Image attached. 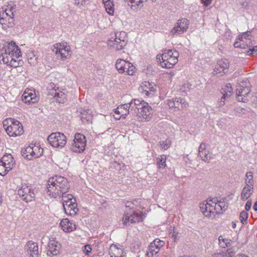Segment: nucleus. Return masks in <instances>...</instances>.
Segmentation results:
<instances>
[{"mask_svg": "<svg viewBox=\"0 0 257 257\" xmlns=\"http://www.w3.org/2000/svg\"><path fill=\"white\" fill-rule=\"evenodd\" d=\"M70 188L67 179L61 176L56 175L47 181L46 192L47 195L53 198H63Z\"/></svg>", "mask_w": 257, "mask_h": 257, "instance_id": "1", "label": "nucleus"}, {"mask_svg": "<svg viewBox=\"0 0 257 257\" xmlns=\"http://www.w3.org/2000/svg\"><path fill=\"white\" fill-rule=\"evenodd\" d=\"M21 52L14 42L6 44L3 47L0 46V58L4 63L15 68L22 65L21 59Z\"/></svg>", "mask_w": 257, "mask_h": 257, "instance_id": "2", "label": "nucleus"}, {"mask_svg": "<svg viewBox=\"0 0 257 257\" xmlns=\"http://www.w3.org/2000/svg\"><path fill=\"white\" fill-rule=\"evenodd\" d=\"M131 105L134 107L135 111H134V113H136L138 121H149L151 119L152 109L147 102L135 99L131 101Z\"/></svg>", "mask_w": 257, "mask_h": 257, "instance_id": "3", "label": "nucleus"}, {"mask_svg": "<svg viewBox=\"0 0 257 257\" xmlns=\"http://www.w3.org/2000/svg\"><path fill=\"white\" fill-rule=\"evenodd\" d=\"M179 53L175 50H165L161 55L157 56V60L163 68H171L178 61Z\"/></svg>", "mask_w": 257, "mask_h": 257, "instance_id": "4", "label": "nucleus"}, {"mask_svg": "<svg viewBox=\"0 0 257 257\" xmlns=\"http://www.w3.org/2000/svg\"><path fill=\"white\" fill-rule=\"evenodd\" d=\"M3 123L5 131L10 137L19 136L23 134L24 130L22 123L14 118H6L3 121Z\"/></svg>", "mask_w": 257, "mask_h": 257, "instance_id": "5", "label": "nucleus"}, {"mask_svg": "<svg viewBox=\"0 0 257 257\" xmlns=\"http://www.w3.org/2000/svg\"><path fill=\"white\" fill-rule=\"evenodd\" d=\"M52 51L57 55L58 59L61 61L68 59L72 53L70 46L64 42L54 44Z\"/></svg>", "mask_w": 257, "mask_h": 257, "instance_id": "6", "label": "nucleus"}, {"mask_svg": "<svg viewBox=\"0 0 257 257\" xmlns=\"http://www.w3.org/2000/svg\"><path fill=\"white\" fill-rule=\"evenodd\" d=\"M125 33L119 32L115 33L114 37H111L107 42L108 47L110 50H121L126 44L125 41Z\"/></svg>", "mask_w": 257, "mask_h": 257, "instance_id": "7", "label": "nucleus"}, {"mask_svg": "<svg viewBox=\"0 0 257 257\" xmlns=\"http://www.w3.org/2000/svg\"><path fill=\"white\" fill-rule=\"evenodd\" d=\"M63 206L66 214L74 215L78 211L75 199L72 194H67L62 198Z\"/></svg>", "mask_w": 257, "mask_h": 257, "instance_id": "8", "label": "nucleus"}, {"mask_svg": "<svg viewBox=\"0 0 257 257\" xmlns=\"http://www.w3.org/2000/svg\"><path fill=\"white\" fill-rule=\"evenodd\" d=\"M43 151L39 146L31 144L22 151V155L25 159L30 160L41 156Z\"/></svg>", "mask_w": 257, "mask_h": 257, "instance_id": "9", "label": "nucleus"}, {"mask_svg": "<svg viewBox=\"0 0 257 257\" xmlns=\"http://www.w3.org/2000/svg\"><path fill=\"white\" fill-rule=\"evenodd\" d=\"M86 144V139L85 137L83 135L77 133L75 134L72 143L71 150L75 153H81L85 150Z\"/></svg>", "mask_w": 257, "mask_h": 257, "instance_id": "10", "label": "nucleus"}, {"mask_svg": "<svg viewBox=\"0 0 257 257\" xmlns=\"http://www.w3.org/2000/svg\"><path fill=\"white\" fill-rule=\"evenodd\" d=\"M115 68L119 73L126 72L129 75H134L136 72V67L132 64L121 59L116 60Z\"/></svg>", "mask_w": 257, "mask_h": 257, "instance_id": "11", "label": "nucleus"}, {"mask_svg": "<svg viewBox=\"0 0 257 257\" xmlns=\"http://www.w3.org/2000/svg\"><path fill=\"white\" fill-rule=\"evenodd\" d=\"M47 140L50 145L54 148H62L66 143V137L60 133L51 134Z\"/></svg>", "mask_w": 257, "mask_h": 257, "instance_id": "12", "label": "nucleus"}, {"mask_svg": "<svg viewBox=\"0 0 257 257\" xmlns=\"http://www.w3.org/2000/svg\"><path fill=\"white\" fill-rule=\"evenodd\" d=\"M251 38L250 32L249 31L238 35L236 41L234 43V47L245 49L246 47H250L252 45Z\"/></svg>", "mask_w": 257, "mask_h": 257, "instance_id": "13", "label": "nucleus"}, {"mask_svg": "<svg viewBox=\"0 0 257 257\" xmlns=\"http://www.w3.org/2000/svg\"><path fill=\"white\" fill-rule=\"evenodd\" d=\"M19 196L26 202L31 201L34 198L35 194L30 186L27 184L22 185L18 190Z\"/></svg>", "mask_w": 257, "mask_h": 257, "instance_id": "14", "label": "nucleus"}, {"mask_svg": "<svg viewBox=\"0 0 257 257\" xmlns=\"http://www.w3.org/2000/svg\"><path fill=\"white\" fill-rule=\"evenodd\" d=\"M134 111H135L134 107L131 105V102L128 103H124L123 104L118 106L115 110L116 114H120L119 117L115 116V118L116 119H119L121 117H125L130 112L134 113Z\"/></svg>", "mask_w": 257, "mask_h": 257, "instance_id": "15", "label": "nucleus"}, {"mask_svg": "<svg viewBox=\"0 0 257 257\" xmlns=\"http://www.w3.org/2000/svg\"><path fill=\"white\" fill-rule=\"evenodd\" d=\"M122 221L124 224H126L129 222L132 223L140 222L143 221V216L142 215L133 210H130L129 212L125 213L123 217Z\"/></svg>", "mask_w": 257, "mask_h": 257, "instance_id": "16", "label": "nucleus"}, {"mask_svg": "<svg viewBox=\"0 0 257 257\" xmlns=\"http://www.w3.org/2000/svg\"><path fill=\"white\" fill-rule=\"evenodd\" d=\"M22 99L25 103L33 104L37 102L39 97L35 91L27 89L23 93Z\"/></svg>", "mask_w": 257, "mask_h": 257, "instance_id": "17", "label": "nucleus"}, {"mask_svg": "<svg viewBox=\"0 0 257 257\" xmlns=\"http://www.w3.org/2000/svg\"><path fill=\"white\" fill-rule=\"evenodd\" d=\"M199 155L201 159L205 162H209L212 159V153L209 152L208 145L202 143L199 147Z\"/></svg>", "mask_w": 257, "mask_h": 257, "instance_id": "18", "label": "nucleus"}, {"mask_svg": "<svg viewBox=\"0 0 257 257\" xmlns=\"http://www.w3.org/2000/svg\"><path fill=\"white\" fill-rule=\"evenodd\" d=\"M213 204L214 202H212V204L206 202V203L200 204V207L201 212L205 216L209 218H213L215 217L216 212L215 209H214V205H213Z\"/></svg>", "mask_w": 257, "mask_h": 257, "instance_id": "19", "label": "nucleus"}, {"mask_svg": "<svg viewBox=\"0 0 257 257\" xmlns=\"http://www.w3.org/2000/svg\"><path fill=\"white\" fill-rule=\"evenodd\" d=\"M169 107L171 108H177L178 110H181L188 106L186 101L181 98H175L167 100Z\"/></svg>", "mask_w": 257, "mask_h": 257, "instance_id": "20", "label": "nucleus"}, {"mask_svg": "<svg viewBox=\"0 0 257 257\" xmlns=\"http://www.w3.org/2000/svg\"><path fill=\"white\" fill-rule=\"evenodd\" d=\"M60 226L61 229L67 233L71 232L76 229V225L75 222L70 221L67 218H64L61 220Z\"/></svg>", "mask_w": 257, "mask_h": 257, "instance_id": "21", "label": "nucleus"}, {"mask_svg": "<svg viewBox=\"0 0 257 257\" xmlns=\"http://www.w3.org/2000/svg\"><path fill=\"white\" fill-rule=\"evenodd\" d=\"M15 26V19L0 17V33L6 31Z\"/></svg>", "mask_w": 257, "mask_h": 257, "instance_id": "22", "label": "nucleus"}, {"mask_svg": "<svg viewBox=\"0 0 257 257\" xmlns=\"http://www.w3.org/2000/svg\"><path fill=\"white\" fill-rule=\"evenodd\" d=\"M25 250L29 254L30 257H38V246L36 242L28 241L25 247Z\"/></svg>", "mask_w": 257, "mask_h": 257, "instance_id": "23", "label": "nucleus"}, {"mask_svg": "<svg viewBox=\"0 0 257 257\" xmlns=\"http://www.w3.org/2000/svg\"><path fill=\"white\" fill-rule=\"evenodd\" d=\"M250 90L249 87L239 86L236 89L237 99L240 102H245Z\"/></svg>", "mask_w": 257, "mask_h": 257, "instance_id": "24", "label": "nucleus"}, {"mask_svg": "<svg viewBox=\"0 0 257 257\" xmlns=\"http://www.w3.org/2000/svg\"><path fill=\"white\" fill-rule=\"evenodd\" d=\"M156 90L155 85L153 83L145 81L142 83L139 90L142 93H145L147 95L151 94Z\"/></svg>", "mask_w": 257, "mask_h": 257, "instance_id": "25", "label": "nucleus"}, {"mask_svg": "<svg viewBox=\"0 0 257 257\" xmlns=\"http://www.w3.org/2000/svg\"><path fill=\"white\" fill-rule=\"evenodd\" d=\"M16 7L15 5H8L6 7L0 9V17L11 18L15 19L13 12L14 9Z\"/></svg>", "mask_w": 257, "mask_h": 257, "instance_id": "26", "label": "nucleus"}, {"mask_svg": "<svg viewBox=\"0 0 257 257\" xmlns=\"http://www.w3.org/2000/svg\"><path fill=\"white\" fill-rule=\"evenodd\" d=\"M109 253L110 257H124L125 256L123 249L115 244L110 245Z\"/></svg>", "mask_w": 257, "mask_h": 257, "instance_id": "27", "label": "nucleus"}, {"mask_svg": "<svg viewBox=\"0 0 257 257\" xmlns=\"http://www.w3.org/2000/svg\"><path fill=\"white\" fill-rule=\"evenodd\" d=\"M49 251L53 255H57L60 253L61 248V244L55 240H50L49 242Z\"/></svg>", "mask_w": 257, "mask_h": 257, "instance_id": "28", "label": "nucleus"}, {"mask_svg": "<svg viewBox=\"0 0 257 257\" xmlns=\"http://www.w3.org/2000/svg\"><path fill=\"white\" fill-rule=\"evenodd\" d=\"M1 162L5 165L7 168H9L11 170L13 168L15 165L14 159L12 156L10 154L4 155L3 157Z\"/></svg>", "mask_w": 257, "mask_h": 257, "instance_id": "29", "label": "nucleus"}, {"mask_svg": "<svg viewBox=\"0 0 257 257\" xmlns=\"http://www.w3.org/2000/svg\"><path fill=\"white\" fill-rule=\"evenodd\" d=\"M106 13L110 16H113L114 14V4L113 0H102Z\"/></svg>", "mask_w": 257, "mask_h": 257, "instance_id": "30", "label": "nucleus"}, {"mask_svg": "<svg viewBox=\"0 0 257 257\" xmlns=\"http://www.w3.org/2000/svg\"><path fill=\"white\" fill-rule=\"evenodd\" d=\"M38 52L35 51L28 50L27 52L28 61L31 65H36L38 63Z\"/></svg>", "mask_w": 257, "mask_h": 257, "instance_id": "31", "label": "nucleus"}, {"mask_svg": "<svg viewBox=\"0 0 257 257\" xmlns=\"http://www.w3.org/2000/svg\"><path fill=\"white\" fill-rule=\"evenodd\" d=\"M253 192V187L244 186L240 195L241 198L243 200L248 199Z\"/></svg>", "mask_w": 257, "mask_h": 257, "instance_id": "32", "label": "nucleus"}, {"mask_svg": "<svg viewBox=\"0 0 257 257\" xmlns=\"http://www.w3.org/2000/svg\"><path fill=\"white\" fill-rule=\"evenodd\" d=\"M68 158H67L64 155H58L56 158H55V162L58 166L63 168L65 167L68 164Z\"/></svg>", "mask_w": 257, "mask_h": 257, "instance_id": "33", "label": "nucleus"}, {"mask_svg": "<svg viewBox=\"0 0 257 257\" xmlns=\"http://www.w3.org/2000/svg\"><path fill=\"white\" fill-rule=\"evenodd\" d=\"M217 64L218 67H220L221 70H223V73H226L227 72L228 69L229 67V63L226 59H221L218 61Z\"/></svg>", "mask_w": 257, "mask_h": 257, "instance_id": "34", "label": "nucleus"}, {"mask_svg": "<svg viewBox=\"0 0 257 257\" xmlns=\"http://www.w3.org/2000/svg\"><path fill=\"white\" fill-rule=\"evenodd\" d=\"M54 97L59 103H64L66 100V94L65 92L59 91L55 93Z\"/></svg>", "mask_w": 257, "mask_h": 257, "instance_id": "35", "label": "nucleus"}, {"mask_svg": "<svg viewBox=\"0 0 257 257\" xmlns=\"http://www.w3.org/2000/svg\"><path fill=\"white\" fill-rule=\"evenodd\" d=\"M167 156L165 155H162L157 159V164L160 169H164L166 166V161Z\"/></svg>", "mask_w": 257, "mask_h": 257, "instance_id": "36", "label": "nucleus"}, {"mask_svg": "<svg viewBox=\"0 0 257 257\" xmlns=\"http://www.w3.org/2000/svg\"><path fill=\"white\" fill-rule=\"evenodd\" d=\"M245 184V186L253 187V174L251 172L246 173Z\"/></svg>", "mask_w": 257, "mask_h": 257, "instance_id": "37", "label": "nucleus"}, {"mask_svg": "<svg viewBox=\"0 0 257 257\" xmlns=\"http://www.w3.org/2000/svg\"><path fill=\"white\" fill-rule=\"evenodd\" d=\"M219 245L222 248L227 247L231 242V240L228 238L223 237L222 236H220L218 238Z\"/></svg>", "mask_w": 257, "mask_h": 257, "instance_id": "38", "label": "nucleus"}, {"mask_svg": "<svg viewBox=\"0 0 257 257\" xmlns=\"http://www.w3.org/2000/svg\"><path fill=\"white\" fill-rule=\"evenodd\" d=\"M177 25L178 27L182 29V31L184 32L186 31L188 28V20L185 19L178 20Z\"/></svg>", "mask_w": 257, "mask_h": 257, "instance_id": "39", "label": "nucleus"}, {"mask_svg": "<svg viewBox=\"0 0 257 257\" xmlns=\"http://www.w3.org/2000/svg\"><path fill=\"white\" fill-rule=\"evenodd\" d=\"M149 251L147 253V255L148 257H153L154 254H157L160 251L156 247L154 246L152 243H150L149 245Z\"/></svg>", "mask_w": 257, "mask_h": 257, "instance_id": "40", "label": "nucleus"}, {"mask_svg": "<svg viewBox=\"0 0 257 257\" xmlns=\"http://www.w3.org/2000/svg\"><path fill=\"white\" fill-rule=\"evenodd\" d=\"M172 144L170 139L167 138L165 141H162L160 142L161 148L164 150H166L170 148Z\"/></svg>", "mask_w": 257, "mask_h": 257, "instance_id": "41", "label": "nucleus"}, {"mask_svg": "<svg viewBox=\"0 0 257 257\" xmlns=\"http://www.w3.org/2000/svg\"><path fill=\"white\" fill-rule=\"evenodd\" d=\"M233 92V89L231 86V84H227L225 87L223 89L222 94L225 95V97H229L231 95Z\"/></svg>", "mask_w": 257, "mask_h": 257, "instance_id": "42", "label": "nucleus"}, {"mask_svg": "<svg viewBox=\"0 0 257 257\" xmlns=\"http://www.w3.org/2000/svg\"><path fill=\"white\" fill-rule=\"evenodd\" d=\"M214 208L215 209L216 214L217 213H220V211L224 210H225V204L223 202H218V203H214Z\"/></svg>", "mask_w": 257, "mask_h": 257, "instance_id": "43", "label": "nucleus"}, {"mask_svg": "<svg viewBox=\"0 0 257 257\" xmlns=\"http://www.w3.org/2000/svg\"><path fill=\"white\" fill-rule=\"evenodd\" d=\"M80 118L83 122H87L91 120L92 116L90 114H87V112L84 111V112L81 113Z\"/></svg>", "mask_w": 257, "mask_h": 257, "instance_id": "44", "label": "nucleus"}, {"mask_svg": "<svg viewBox=\"0 0 257 257\" xmlns=\"http://www.w3.org/2000/svg\"><path fill=\"white\" fill-rule=\"evenodd\" d=\"M154 246L156 247L159 250L160 248L163 247L165 244V242L160 239L157 238L155 239L152 242H151Z\"/></svg>", "mask_w": 257, "mask_h": 257, "instance_id": "45", "label": "nucleus"}, {"mask_svg": "<svg viewBox=\"0 0 257 257\" xmlns=\"http://www.w3.org/2000/svg\"><path fill=\"white\" fill-rule=\"evenodd\" d=\"M248 218V213L246 211H242L240 214L239 218L241 222L243 224H245L247 223V219Z\"/></svg>", "mask_w": 257, "mask_h": 257, "instance_id": "46", "label": "nucleus"}, {"mask_svg": "<svg viewBox=\"0 0 257 257\" xmlns=\"http://www.w3.org/2000/svg\"><path fill=\"white\" fill-rule=\"evenodd\" d=\"M10 170V169L7 168L6 166L0 162V175L4 176Z\"/></svg>", "mask_w": 257, "mask_h": 257, "instance_id": "47", "label": "nucleus"}, {"mask_svg": "<svg viewBox=\"0 0 257 257\" xmlns=\"http://www.w3.org/2000/svg\"><path fill=\"white\" fill-rule=\"evenodd\" d=\"M184 33L183 31H182V29H181L179 27H178V25L176 24V25L172 29L171 31V33L174 35H180Z\"/></svg>", "mask_w": 257, "mask_h": 257, "instance_id": "48", "label": "nucleus"}, {"mask_svg": "<svg viewBox=\"0 0 257 257\" xmlns=\"http://www.w3.org/2000/svg\"><path fill=\"white\" fill-rule=\"evenodd\" d=\"M92 251L91 246L86 244L83 247L82 251L86 255H89Z\"/></svg>", "mask_w": 257, "mask_h": 257, "instance_id": "49", "label": "nucleus"}, {"mask_svg": "<svg viewBox=\"0 0 257 257\" xmlns=\"http://www.w3.org/2000/svg\"><path fill=\"white\" fill-rule=\"evenodd\" d=\"M222 72L223 73V70H221L220 67H218V65L216 64L212 72L213 75H217L221 74Z\"/></svg>", "mask_w": 257, "mask_h": 257, "instance_id": "50", "label": "nucleus"}, {"mask_svg": "<svg viewBox=\"0 0 257 257\" xmlns=\"http://www.w3.org/2000/svg\"><path fill=\"white\" fill-rule=\"evenodd\" d=\"M257 52V46L253 47L252 48H249L247 51V54L249 56H251L255 54Z\"/></svg>", "mask_w": 257, "mask_h": 257, "instance_id": "51", "label": "nucleus"}, {"mask_svg": "<svg viewBox=\"0 0 257 257\" xmlns=\"http://www.w3.org/2000/svg\"><path fill=\"white\" fill-rule=\"evenodd\" d=\"M132 3L134 4V6H139L143 3L146 2L147 0H130Z\"/></svg>", "mask_w": 257, "mask_h": 257, "instance_id": "52", "label": "nucleus"}, {"mask_svg": "<svg viewBox=\"0 0 257 257\" xmlns=\"http://www.w3.org/2000/svg\"><path fill=\"white\" fill-rule=\"evenodd\" d=\"M74 4L79 8H81L85 6V3H83L82 0H75Z\"/></svg>", "mask_w": 257, "mask_h": 257, "instance_id": "53", "label": "nucleus"}, {"mask_svg": "<svg viewBox=\"0 0 257 257\" xmlns=\"http://www.w3.org/2000/svg\"><path fill=\"white\" fill-rule=\"evenodd\" d=\"M191 86V84L189 83L184 84L182 86L181 89L183 92H186L190 89Z\"/></svg>", "mask_w": 257, "mask_h": 257, "instance_id": "54", "label": "nucleus"}, {"mask_svg": "<svg viewBox=\"0 0 257 257\" xmlns=\"http://www.w3.org/2000/svg\"><path fill=\"white\" fill-rule=\"evenodd\" d=\"M126 15L124 13H120L119 15V19L121 20L122 23L126 22Z\"/></svg>", "mask_w": 257, "mask_h": 257, "instance_id": "55", "label": "nucleus"}, {"mask_svg": "<svg viewBox=\"0 0 257 257\" xmlns=\"http://www.w3.org/2000/svg\"><path fill=\"white\" fill-rule=\"evenodd\" d=\"M252 202L251 200H248L246 203L245 208L246 211H248L250 209Z\"/></svg>", "mask_w": 257, "mask_h": 257, "instance_id": "56", "label": "nucleus"}, {"mask_svg": "<svg viewBox=\"0 0 257 257\" xmlns=\"http://www.w3.org/2000/svg\"><path fill=\"white\" fill-rule=\"evenodd\" d=\"M223 96L221 97L220 101L219 106H222L224 104V101L225 99H227L228 97H225V95L222 94Z\"/></svg>", "mask_w": 257, "mask_h": 257, "instance_id": "57", "label": "nucleus"}, {"mask_svg": "<svg viewBox=\"0 0 257 257\" xmlns=\"http://www.w3.org/2000/svg\"><path fill=\"white\" fill-rule=\"evenodd\" d=\"M212 1L213 0H202V3L207 7L211 4Z\"/></svg>", "mask_w": 257, "mask_h": 257, "instance_id": "58", "label": "nucleus"}, {"mask_svg": "<svg viewBox=\"0 0 257 257\" xmlns=\"http://www.w3.org/2000/svg\"><path fill=\"white\" fill-rule=\"evenodd\" d=\"M170 235L172 237L174 238L175 239L177 238L178 235L175 234L174 228H173L172 230H171Z\"/></svg>", "mask_w": 257, "mask_h": 257, "instance_id": "59", "label": "nucleus"}, {"mask_svg": "<svg viewBox=\"0 0 257 257\" xmlns=\"http://www.w3.org/2000/svg\"><path fill=\"white\" fill-rule=\"evenodd\" d=\"M253 209L254 211H257V201L254 203L253 206Z\"/></svg>", "mask_w": 257, "mask_h": 257, "instance_id": "60", "label": "nucleus"}, {"mask_svg": "<svg viewBox=\"0 0 257 257\" xmlns=\"http://www.w3.org/2000/svg\"><path fill=\"white\" fill-rule=\"evenodd\" d=\"M236 222L232 221V228H235L236 227Z\"/></svg>", "mask_w": 257, "mask_h": 257, "instance_id": "61", "label": "nucleus"}, {"mask_svg": "<svg viewBox=\"0 0 257 257\" xmlns=\"http://www.w3.org/2000/svg\"><path fill=\"white\" fill-rule=\"evenodd\" d=\"M236 257H248V256L244 254H242L237 255Z\"/></svg>", "mask_w": 257, "mask_h": 257, "instance_id": "62", "label": "nucleus"}, {"mask_svg": "<svg viewBox=\"0 0 257 257\" xmlns=\"http://www.w3.org/2000/svg\"><path fill=\"white\" fill-rule=\"evenodd\" d=\"M212 255L213 257H217L219 255H221V253H214Z\"/></svg>", "mask_w": 257, "mask_h": 257, "instance_id": "63", "label": "nucleus"}, {"mask_svg": "<svg viewBox=\"0 0 257 257\" xmlns=\"http://www.w3.org/2000/svg\"><path fill=\"white\" fill-rule=\"evenodd\" d=\"M181 257H194L193 256H181Z\"/></svg>", "mask_w": 257, "mask_h": 257, "instance_id": "64", "label": "nucleus"}]
</instances>
